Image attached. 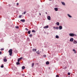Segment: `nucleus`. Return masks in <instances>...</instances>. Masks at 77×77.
<instances>
[{"mask_svg": "<svg viewBox=\"0 0 77 77\" xmlns=\"http://www.w3.org/2000/svg\"><path fill=\"white\" fill-rule=\"evenodd\" d=\"M8 52L9 53V54L10 56H12V49H11Z\"/></svg>", "mask_w": 77, "mask_h": 77, "instance_id": "obj_1", "label": "nucleus"}, {"mask_svg": "<svg viewBox=\"0 0 77 77\" xmlns=\"http://www.w3.org/2000/svg\"><path fill=\"white\" fill-rule=\"evenodd\" d=\"M69 35L70 36H71L72 37H73V36H76L77 35L76 34H74L73 33H70L69 34Z\"/></svg>", "mask_w": 77, "mask_h": 77, "instance_id": "obj_2", "label": "nucleus"}, {"mask_svg": "<svg viewBox=\"0 0 77 77\" xmlns=\"http://www.w3.org/2000/svg\"><path fill=\"white\" fill-rule=\"evenodd\" d=\"M6 57H4V59H3V60L4 61V62H7V59H6Z\"/></svg>", "mask_w": 77, "mask_h": 77, "instance_id": "obj_3", "label": "nucleus"}, {"mask_svg": "<svg viewBox=\"0 0 77 77\" xmlns=\"http://www.w3.org/2000/svg\"><path fill=\"white\" fill-rule=\"evenodd\" d=\"M73 41H74V39L73 38H72L70 39V42H73Z\"/></svg>", "mask_w": 77, "mask_h": 77, "instance_id": "obj_4", "label": "nucleus"}, {"mask_svg": "<svg viewBox=\"0 0 77 77\" xmlns=\"http://www.w3.org/2000/svg\"><path fill=\"white\" fill-rule=\"evenodd\" d=\"M48 20H51V17H50V16H48Z\"/></svg>", "mask_w": 77, "mask_h": 77, "instance_id": "obj_5", "label": "nucleus"}, {"mask_svg": "<svg viewBox=\"0 0 77 77\" xmlns=\"http://www.w3.org/2000/svg\"><path fill=\"white\" fill-rule=\"evenodd\" d=\"M48 28V26H45L44 27V29H47Z\"/></svg>", "mask_w": 77, "mask_h": 77, "instance_id": "obj_6", "label": "nucleus"}, {"mask_svg": "<svg viewBox=\"0 0 77 77\" xmlns=\"http://www.w3.org/2000/svg\"><path fill=\"white\" fill-rule=\"evenodd\" d=\"M73 43L75 44H77V41H76L75 40H74L73 41Z\"/></svg>", "mask_w": 77, "mask_h": 77, "instance_id": "obj_7", "label": "nucleus"}, {"mask_svg": "<svg viewBox=\"0 0 77 77\" xmlns=\"http://www.w3.org/2000/svg\"><path fill=\"white\" fill-rule=\"evenodd\" d=\"M59 28L60 30L62 29V26H60L59 27Z\"/></svg>", "mask_w": 77, "mask_h": 77, "instance_id": "obj_8", "label": "nucleus"}, {"mask_svg": "<svg viewBox=\"0 0 77 77\" xmlns=\"http://www.w3.org/2000/svg\"><path fill=\"white\" fill-rule=\"evenodd\" d=\"M54 9L55 11H58V8H55Z\"/></svg>", "mask_w": 77, "mask_h": 77, "instance_id": "obj_9", "label": "nucleus"}, {"mask_svg": "<svg viewBox=\"0 0 77 77\" xmlns=\"http://www.w3.org/2000/svg\"><path fill=\"white\" fill-rule=\"evenodd\" d=\"M22 22H25V20L24 19H22L20 20Z\"/></svg>", "mask_w": 77, "mask_h": 77, "instance_id": "obj_10", "label": "nucleus"}, {"mask_svg": "<svg viewBox=\"0 0 77 77\" xmlns=\"http://www.w3.org/2000/svg\"><path fill=\"white\" fill-rule=\"evenodd\" d=\"M54 29H59V28L58 27H55L54 26Z\"/></svg>", "mask_w": 77, "mask_h": 77, "instance_id": "obj_11", "label": "nucleus"}, {"mask_svg": "<svg viewBox=\"0 0 77 77\" xmlns=\"http://www.w3.org/2000/svg\"><path fill=\"white\" fill-rule=\"evenodd\" d=\"M67 15L69 17V18H71L72 17L70 15L68 14H67Z\"/></svg>", "mask_w": 77, "mask_h": 77, "instance_id": "obj_12", "label": "nucleus"}, {"mask_svg": "<svg viewBox=\"0 0 77 77\" xmlns=\"http://www.w3.org/2000/svg\"><path fill=\"white\" fill-rule=\"evenodd\" d=\"M61 3L62 5H65V4L64 2H62Z\"/></svg>", "mask_w": 77, "mask_h": 77, "instance_id": "obj_13", "label": "nucleus"}, {"mask_svg": "<svg viewBox=\"0 0 77 77\" xmlns=\"http://www.w3.org/2000/svg\"><path fill=\"white\" fill-rule=\"evenodd\" d=\"M56 24L57 25V26H59L60 24L59 22H57L56 23Z\"/></svg>", "mask_w": 77, "mask_h": 77, "instance_id": "obj_14", "label": "nucleus"}, {"mask_svg": "<svg viewBox=\"0 0 77 77\" xmlns=\"http://www.w3.org/2000/svg\"><path fill=\"white\" fill-rule=\"evenodd\" d=\"M32 51H36V49H32Z\"/></svg>", "mask_w": 77, "mask_h": 77, "instance_id": "obj_15", "label": "nucleus"}, {"mask_svg": "<svg viewBox=\"0 0 77 77\" xmlns=\"http://www.w3.org/2000/svg\"><path fill=\"white\" fill-rule=\"evenodd\" d=\"M73 51H74V53H77V52H76V51L74 49L73 50Z\"/></svg>", "mask_w": 77, "mask_h": 77, "instance_id": "obj_16", "label": "nucleus"}, {"mask_svg": "<svg viewBox=\"0 0 77 77\" xmlns=\"http://www.w3.org/2000/svg\"><path fill=\"white\" fill-rule=\"evenodd\" d=\"M31 32V31H29L28 32V33L29 34H30V33Z\"/></svg>", "mask_w": 77, "mask_h": 77, "instance_id": "obj_17", "label": "nucleus"}, {"mask_svg": "<svg viewBox=\"0 0 77 77\" xmlns=\"http://www.w3.org/2000/svg\"><path fill=\"white\" fill-rule=\"evenodd\" d=\"M46 63V65H48L49 64V62L48 61H47Z\"/></svg>", "mask_w": 77, "mask_h": 77, "instance_id": "obj_18", "label": "nucleus"}, {"mask_svg": "<svg viewBox=\"0 0 77 77\" xmlns=\"http://www.w3.org/2000/svg\"><path fill=\"white\" fill-rule=\"evenodd\" d=\"M22 69H24V68H25V66H23L22 67Z\"/></svg>", "mask_w": 77, "mask_h": 77, "instance_id": "obj_19", "label": "nucleus"}, {"mask_svg": "<svg viewBox=\"0 0 77 77\" xmlns=\"http://www.w3.org/2000/svg\"><path fill=\"white\" fill-rule=\"evenodd\" d=\"M55 37H56V38H59V36H58V35H56Z\"/></svg>", "mask_w": 77, "mask_h": 77, "instance_id": "obj_20", "label": "nucleus"}, {"mask_svg": "<svg viewBox=\"0 0 77 77\" xmlns=\"http://www.w3.org/2000/svg\"><path fill=\"white\" fill-rule=\"evenodd\" d=\"M20 62H17V65H20Z\"/></svg>", "mask_w": 77, "mask_h": 77, "instance_id": "obj_21", "label": "nucleus"}, {"mask_svg": "<svg viewBox=\"0 0 77 77\" xmlns=\"http://www.w3.org/2000/svg\"><path fill=\"white\" fill-rule=\"evenodd\" d=\"M23 59V57H21L19 58V59L20 60H21Z\"/></svg>", "mask_w": 77, "mask_h": 77, "instance_id": "obj_22", "label": "nucleus"}, {"mask_svg": "<svg viewBox=\"0 0 77 77\" xmlns=\"http://www.w3.org/2000/svg\"><path fill=\"white\" fill-rule=\"evenodd\" d=\"M21 17H22V15H20L19 16V18H21Z\"/></svg>", "mask_w": 77, "mask_h": 77, "instance_id": "obj_23", "label": "nucleus"}, {"mask_svg": "<svg viewBox=\"0 0 77 77\" xmlns=\"http://www.w3.org/2000/svg\"><path fill=\"white\" fill-rule=\"evenodd\" d=\"M34 66V63H32V66L33 67Z\"/></svg>", "mask_w": 77, "mask_h": 77, "instance_id": "obj_24", "label": "nucleus"}, {"mask_svg": "<svg viewBox=\"0 0 77 77\" xmlns=\"http://www.w3.org/2000/svg\"><path fill=\"white\" fill-rule=\"evenodd\" d=\"M68 75H70L71 74V73H69V72H68Z\"/></svg>", "mask_w": 77, "mask_h": 77, "instance_id": "obj_25", "label": "nucleus"}, {"mask_svg": "<svg viewBox=\"0 0 77 77\" xmlns=\"http://www.w3.org/2000/svg\"><path fill=\"white\" fill-rule=\"evenodd\" d=\"M46 56H47L45 55H43V57H46Z\"/></svg>", "mask_w": 77, "mask_h": 77, "instance_id": "obj_26", "label": "nucleus"}, {"mask_svg": "<svg viewBox=\"0 0 77 77\" xmlns=\"http://www.w3.org/2000/svg\"><path fill=\"white\" fill-rule=\"evenodd\" d=\"M32 32H35V30H33L32 31Z\"/></svg>", "mask_w": 77, "mask_h": 77, "instance_id": "obj_27", "label": "nucleus"}, {"mask_svg": "<svg viewBox=\"0 0 77 77\" xmlns=\"http://www.w3.org/2000/svg\"><path fill=\"white\" fill-rule=\"evenodd\" d=\"M29 36L31 37L32 36V34H30L29 35Z\"/></svg>", "mask_w": 77, "mask_h": 77, "instance_id": "obj_28", "label": "nucleus"}, {"mask_svg": "<svg viewBox=\"0 0 77 77\" xmlns=\"http://www.w3.org/2000/svg\"><path fill=\"white\" fill-rule=\"evenodd\" d=\"M4 50V49L3 48H2L1 49V51H3V50Z\"/></svg>", "mask_w": 77, "mask_h": 77, "instance_id": "obj_29", "label": "nucleus"}, {"mask_svg": "<svg viewBox=\"0 0 77 77\" xmlns=\"http://www.w3.org/2000/svg\"><path fill=\"white\" fill-rule=\"evenodd\" d=\"M15 28H16V29H18V26H15Z\"/></svg>", "mask_w": 77, "mask_h": 77, "instance_id": "obj_30", "label": "nucleus"}, {"mask_svg": "<svg viewBox=\"0 0 77 77\" xmlns=\"http://www.w3.org/2000/svg\"><path fill=\"white\" fill-rule=\"evenodd\" d=\"M25 29L26 30H27V31L29 30V29H27V28H25Z\"/></svg>", "mask_w": 77, "mask_h": 77, "instance_id": "obj_31", "label": "nucleus"}, {"mask_svg": "<svg viewBox=\"0 0 77 77\" xmlns=\"http://www.w3.org/2000/svg\"><path fill=\"white\" fill-rule=\"evenodd\" d=\"M23 13L24 14H26V11H25L23 12Z\"/></svg>", "mask_w": 77, "mask_h": 77, "instance_id": "obj_32", "label": "nucleus"}, {"mask_svg": "<svg viewBox=\"0 0 77 77\" xmlns=\"http://www.w3.org/2000/svg\"><path fill=\"white\" fill-rule=\"evenodd\" d=\"M20 60L19 59H18L17 61H18V62H20Z\"/></svg>", "mask_w": 77, "mask_h": 77, "instance_id": "obj_33", "label": "nucleus"}, {"mask_svg": "<svg viewBox=\"0 0 77 77\" xmlns=\"http://www.w3.org/2000/svg\"><path fill=\"white\" fill-rule=\"evenodd\" d=\"M1 68H3L4 66L3 65H2V66H1Z\"/></svg>", "mask_w": 77, "mask_h": 77, "instance_id": "obj_34", "label": "nucleus"}, {"mask_svg": "<svg viewBox=\"0 0 77 77\" xmlns=\"http://www.w3.org/2000/svg\"><path fill=\"white\" fill-rule=\"evenodd\" d=\"M59 75H56V77H59Z\"/></svg>", "mask_w": 77, "mask_h": 77, "instance_id": "obj_35", "label": "nucleus"}, {"mask_svg": "<svg viewBox=\"0 0 77 77\" xmlns=\"http://www.w3.org/2000/svg\"><path fill=\"white\" fill-rule=\"evenodd\" d=\"M2 52L0 51V54H2Z\"/></svg>", "mask_w": 77, "mask_h": 77, "instance_id": "obj_36", "label": "nucleus"}, {"mask_svg": "<svg viewBox=\"0 0 77 77\" xmlns=\"http://www.w3.org/2000/svg\"><path fill=\"white\" fill-rule=\"evenodd\" d=\"M17 6H18L19 5L18 3H17Z\"/></svg>", "mask_w": 77, "mask_h": 77, "instance_id": "obj_37", "label": "nucleus"}, {"mask_svg": "<svg viewBox=\"0 0 77 77\" xmlns=\"http://www.w3.org/2000/svg\"><path fill=\"white\" fill-rule=\"evenodd\" d=\"M37 54H39L40 53H39V52H38V53H37Z\"/></svg>", "mask_w": 77, "mask_h": 77, "instance_id": "obj_38", "label": "nucleus"}, {"mask_svg": "<svg viewBox=\"0 0 77 77\" xmlns=\"http://www.w3.org/2000/svg\"><path fill=\"white\" fill-rule=\"evenodd\" d=\"M65 69H66V67H65Z\"/></svg>", "mask_w": 77, "mask_h": 77, "instance_id": "obj_39", "label": "nucleus"}, {"mask_svg": "<svg viewBox=\"0 0 77 77\" xmlns=\"http://www.w3.org/2000/svg\"><path fill=\"white\" fill-rule=\"evenodd\" d=\"M39 14H40V15H41L40 13H39Z\"/></svg>", "mask_w": 77, "mask_h": 77, "instance_id": "obj_40", "label": "nucleus"}, {"mask_svg": "<svg viewBox=\"0 0 77 77\" xmlns=\"http://www.w3.org/2000/svg\"><path fill=\"white\" fill-rule=\"evenodd\" d=\"M49 0L50 1H51V0Z\"/></svg>", "mask_w": 77, "mask_h": 77, "instance_id": "obj_41", "label": "nucleus"}, {"mask_svg": "<svg viewBox=\"0 0 77 77\" xmlns=\"http://www.w3.org/2000/svg\"><path fill=\"white\" fill-rule=\"evenodd\" d=\"M70 77V76H69V77Z\"/></svg>", "mask_w": 77, "mask_h": 77, "instance_id": "obj_42", "label": "nucleus"}]
</instances>
